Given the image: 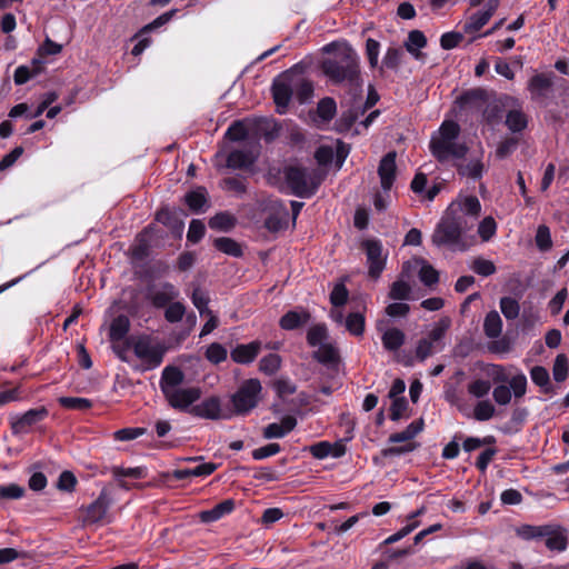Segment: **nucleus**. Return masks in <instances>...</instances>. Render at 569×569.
<instances>
[{
	"label": "nucleus",
	"instance_id": "0e129e2a",
	"mask_svg": "<svg viewBox=\"0 0 569 569\" xmlns=\"http://www.w3.org/2000/svg\"><path fill=\"white\" fill-rule=\"evenodd\" d=\"M440 349L437 347L430 339L423 338L420 339L417 348H416V357L420 361L426 360L429 356L433 353L435 350Z\"/></svg>",
	"mask_w": 569,
	"mask_h": 569
},
{
	"label": "nucleus",
	"instance_id": "e433bc0d",
	"mask_svg": "<svg viewBox=\"0 0 569 569\" xmlns=\"http://www.w3.org/2000/svg\"><path fill=\"white\" fill-rule=\"evenodd\" d=\"M130 329V321L127 316H118L113 319L110 326L109 337L112 341H118L124 338Z\"/></svg>",
	"mask_w": 569,
	"mask_h": 569
},
{
	"label": "nucleus",
	"instance_id": "a18cd8bd",
	"mask_svg": "<svg viewBox=\"0 0 569 569\" xmlns=\"http://www.w3.org/2000/svg\"><path fill=\"white\" fill-rule=\"evenodd\" d=\"M496 413L495 406L489 400L479 401L473 409V418L478 421H487Z\"/></svg>",
	"mask_w": 569,
	"mask_h": 569
},
{
	"label": "nucleus",
	"instance_id": "bb28decb",
	"mask_svg": "<svg viewBox=\"0 0 569 569\" xmlns=\"http://www.w3.org/2000/svg\"><path fill=\"white\" fill-rule=\"evenodd\" d=\"M551 533L546 535V546L550 550L563 551L567 548L568 539L565 529L560 526L550 527Z\"/></svg>",
	"mask_w": 569,
	"mask_h": 569
},
{
	"label": "nucleus",
	"instance_id": "9b49d317",
	"mask_svg": "<svg viewBox=\"0 0 569 569\" xmlns=\"http://www.w3.org/2000/svg\"><path fill=\"white\" fill-rule=\"evenodd\" d=\"M293 94L290 70L274 79L272 83V97L277 107V112L283 114L290 103Z\"/></svg>",
	"mask_w": 569,
	"mask_h": 569
},
{
	"label": "nucleus",
	"instance_id": "ddd939ff",
	"mask_svg": "<svg viewBox=\"0 0 569 569\" xmlns=\"http://www.w3.org/2000/svg\"><path fill=\"white\" fill-rule=\"evenodd\" d=\"M48 416L44 407L30 409L21 416H12L10 418L11 430L13 435L27 433L30 428L42 421Z\"/></svg>",
	"mask_w": 569,
	"mask_h": 569
},
{
	"label": "nucleus",
	"instance_id": "f704fd0d",
	"mask_svg": "<svg viewBox=\"0 0 569 569\" xmlns=\"http://www.w3.org/2000/svg\"><path fill=\"white\" fill-rule=\"evenodd\" d=\"M427 44L425 34L419 30H412L408 34V39L405 43L406 49L415 57L420 58L421 52L419 51Z\"/></svg>",
	"mask_w": 569,
	"mask_h": 569
},
{
	"label": "nucleus",
	"instance_id": "09e8293b",
	"mask_svg": "<svg viewBox=\"0 0 569 569\" xmlns=\"http://www.w3.org/2000/svg\"><path fill=\"white\" fill-rule=\"evenodd\" d=\"M281 365V358L277 353H269L261 358L259 369L266 375H273L278 371Z\"/></svg>",
	"mask_w": 569,
	"mask_h": 569
},
{
	"label": "nucleus",
	"instance_id": "bf43d9fd",
	"mask_svg": "<svg viewBox=\"0 0 569 569\" xmlns=\"http://www.w3.org/2000/svg\"><path fill=\"white\" fill-rule=\"evenodd\" d=\"M551 525L546 526H523L520 530V535L526 539L541 538L546 535L551 533Z\"/></svg>",
	"mask_w": 569,
	"mask_h": 569
},
{
	"label": "nucleus",
	"instance_id": "7ed1b4c3",
	"mask_svg": "<svg viewBox=\"0 0 569 569\" xmlns=\"http://www.w3.org/2000/svg\"><path fill=\"white\" fill-rule=\"evenodd\" d=\"M472 224V222H461L446 211L431 236V241L437 247H449L453 250L463 251L467 249V246L462 234Z\"/></svg>",
	"mask_w": 569,
	"mask_h": 569
},
{
	"label": "nucleus",
	"instance_id": "0eeeda50",
	"mask_svg": "<svg viewBox=\"0 0 569 569\" xmlns=\"http://www.w3.org/2000/svg\"><path fill=\"white\" fill-rule=\"evenodd\" d=\"M112 505V497L107 489H102L99 497L82 509V522L84 526L99 525L111 522V517L108 513Z\"/></svg>",
	"mask_w": 569,
	"mask_h": 569
},
{
	"label": "nucleus",
	"instance_id": "69168bd1",
	"mask_svg": "<svg viewBox=\"0 0 569 569\" xmlns=\"http://www.w3.org/2000/svg\"><path fill=\"white\" fill-rule=\"evenodd\" d=\"M23 495L24 488L19 485L10 483L7 486H0V501L20 499Z\"/></svg>",
	"mask_w": 569,
	"mask_h": 569
},
{
	"label": "nucleus",
	"instance_id": "39448f33",
	"mask_svg": "<svg viewBox=\"0 0 569 569\" xmlns=\"http://www.w3.org/2000/svg\"><path fill=\"white\" fill-rule=\"evenodd\" d=\"M284 177L292 193L298 197L312 196L322 180V177L317 172L309 173L306 169L299 167L287 168Z\"/></svg>",
	"mask_w": 569,
	"mask_h": 569
},
{
	"label": "nucleus",
	"instance_id": "4468645a",
	"mask_svg": "<svg viewBox=\"0 0 569 569\" xmlns=\"http://www.w3.org/2000/svg\"><path fill=\"white\" fill-rule=\"evenodd\" d=\"M189 412L198 418L219 420L222 418H229V415H224L221 408V399L218 396H211L204 399L201 403L192 406Z\"/></svg>",
	"mask_w": 569,
	"mask_h": 569
},
{
	"label": "nucleus",
	"instance_id": "4be33fe9",
	"mask_svg": "<svg viewBox=\"0 0 569 569\" xmlns=\"http://www.w3.org/2000/svg\"><path fill=\"white\" fill-rule=\"evenodd\" d=\"M179 291L171 283H163L158 290L152 293V303L157 308H162L178 298Z\"/></svg>",
	"mask_w": 569,
	"mask_h": 569
},
{
	"label": "nucleus",
	"instance_id": "aec40b11",
	"mask_svg": "<svg viewBox=\"0 0 569 569\" xmlns=\"http://www.w3.org/2000/svg\"><path fill=\"white\" fill-rule=\"evenodd\" d=\"M290 73H291L293 93H296L298 100L301 103H305L312 97V93H313L312 82L307 80L299 72L290 70Z\"/></svg>",
	"mask_w": 569,
	"mask_h": 569
},
{
	"label": "nucleus",
	"instance_id": "72a5a7b5",
	"mask_svg": "<svg viewBox=\"0 0 569 569\" xmlns=\"http://www.w3.org/2000/svg\"><path fill=\"white\" fill-rule=\"evenodd\" d=\"M213 246L219 251H221L228 256H231V257L238 258V257H241L243 253L241 244L238 243L232 238H228V237L217 238L213 241Z\"/></svg>",
	"mask_w": 569,
	"mask_h": 569
},
{
	"label": "nucleus",
	"instance_id": "20e7f679",
	"mask_svg": "<svg viewBox=\"0 0 569 569\" xmlns=\"http://www.w3.org/2000/svg\"><path fill=\"white\" fill-rule=\"evenodd\" d=\"M496 381L502 383L496 386L492 391V398L499 406H507L511 402L512 397L515 401L520 400L527 392V377L523 373H518L508 379L503 373H499L495 378Z\"/></svg>",
	"mask_w": 569,
	"mask_h": 569
},
{
	"label": "nucleus",
	"instance_id": "338daca9",
	"mask_svg": "<svg viewBox=\"0 0 569 569\" xmlns=\"http://www.w3.org/2000/svg\"><path fill=\"white\" fill-rule=\"evenodd\" d=\"M419 278L423 284L432 286L439 281V273L432 266L423 263L419 271Z\"/></svg>",
	"mask_w": 569,
	"mask_h": 569
},
{
	"label": "nucleus",
	"instance_id": "79ce46f5",
	"mask_svg": "<svg viewBox=\"0 0 569 569\" xmlns=\"http://www.w3.org/2000/svg\"><path fill=\"white\" fill-rule=\"evenodd\" d=\"M388 296L392 300H408L411 296V287L407 281L398 279L391 284Z\"/></svg>",
	"mask_w": 569,
	"mask_h": 569
},
{
	"label": "nucleus",
	"instance_id": "774afa93",
	"mask_svg": "<svg viewBox=\"0 0 569 569\" xmlns=\"http://www.w3.org/2000/svg\"><path fill=\"white\" fill-rule=\"evenodd\" d=\"M184 312L186 308L181 302H172L167 307L164 318L169 322H178L183 318Z\"/></svg>",
	"mask_w": 569,
	"mask_h": 569
},
{
	"label": "nucleus",
	"instance_id": "a19ab883",
	"mask_svg": "<svg viewBox=\"0 0 569 569\" xmlns=\"http://www.w3.org/2000/svg\"><path fill=\"white\" fill-rule=\"evenodd\" d=\"M526 114L520 110H511L506 117V126L512 132L522 131L527 127Z\"/></svg>",
	"mask_w": 569,
	"mask_h": 569
},
{
	"label": "nucleus",
	"instance_id": "b1692460",
	"mask_svg": "<svg viewBox=\"0 0 569 569\" xmlns=\"http://www.w3.org/2000/svg\"><path fill=\"white\" fill-rule=\"evenodd\" d=\"M43 67L40 59H33L30 66H20L14 71V82L17 84H23L31 78L41 73Z\"/></svg>",
	"mask_w": 569,
	"mask_h": 569
},
{
	"label": "nucleus",
	"instance_id": "c85d7f7f",
	"mask_svg": "<svg viewBox=\"0 0 569 569\" xmlns=\"http://www.w3.org/2000/svg\"><path fill=\"white\" fill-rule=\"evenodd\" d=\"M405 333L398 328L386 329L381 337L385 349L389 351L398 350L405 343Z\"/></svg>",
	"mask_w": 569,
	"mask_h": 569
},
{
	"label": "nucleus",
	"instance_id": "2eb2a0df",
	"mask_svg": "<svg viewBox=\"0 0 569 569\" xmlns=\"http://www.w3.org/2000/svg\"><path fill=\"white\" fill-rule=\"evenodd\" d=\"M362 246L367 254L369 276L377 279L385 269L386 264L385 259L382 258L381 243L377 240H366Z\"/></svg>",
	"mask_w": 569,
	"mask_h": 569
},
{
	"label": "nucleus",
	"instance_id": "680f3d73",
	"mask_svg": "<svg viewBox=\"0 0 569 569\" xmlns=\"http://www.w3.org/2000/svg\"><path fill=\"white\" fill-rule=\"evenodd\" d=\"M485 98H486L485 90H482V89H473V90H469V91L465 92L463 94H461L458 98L457 102L461 107H466V106H469V104L477 103L479 101H483Z\"/></svg>",
	"mask_w": 569,
	"mask_h": 569
},
{
	"label": "nucleus",
	"instance_id": "c756f323",
	"mask_svg": "<svg viewBox=\"0 0 569 569\" xmlns=\"http://www.w3.org/2000/svg\"><path fill=\"white\" fill-rule=\"evenodd\" d=\"M184 201L190 210L194 212L201 211L208 203V192L206 188L198 187L184 196Z\"/></svg>",
	"mask_w": 569,
	"mask_h": 569
},
{
	"label": "nucleus",
	"instance_id": "c03bdc74",
	"mask_svg": "<svg viewBox=\"0 0 569 569\" xmlns=\"http://www.w3.org/2000/svg\"><path fill=\"white\" fill-rule=\"evenodd\" d=\"M449 327H450L449 318L440 319L437 323H435V326L430 330L427 339H430L432 341V343H435L437 347H439L441 349L442 348L440 346L441 340Z\"/></svg>",
	"mask_w": 569,
	"mask_h": 569
},
{
	"label": "nucleus",
	"instance_id": "37998d69",
	"mask_svg": "<svg viewBox=\"0 0 569 569\" xmlns=\"http://www.w3.org/2000/svg\"><path fill=\"white\" fill-rule=\"evenodd\" d=\"M530 377L533 383L543 389L545 392L550 391V377L548 370L542 366H535L530 370Z\"/></svg>",
	"mask_w": 569,
	"mask_h": 569
},
{
	"label": "nucleus",
	"instance_id": "4d7b16f0",
	"mask_svg": "<svg viewBox=\"0 0 569 569\" xmlns=\"http://www.w3.org/2000/svg\"><path fill=\"white\" fill-rule=\"evenodd\" d=\"M348 298L349 291L342 282L337 283L330 293V302L336 308L345 306Z\"/></svg>",
	"mask_w": 569,
	"mask_h": 569
},
{
	"label": "nucleus",
	"instance_id": "e2e57ef3",
	"mask_svg": "<svg viewBox=\"0 0 569 569\" xmlns=\"http://www.w3.org/2000/svg\"><path fill=\"white\" fill-rule=\"evenodd\" d=\"M490 389V381L483 379H477L468 385V392L476 398H482L487 396Z\"/></svg>",
	"mask_w": 569,
	"mask_h": 569
},
{
	"label": "nucleus",
	"instance_id": "2f4dec72",
	"mask_svg": "<svg viewBox=\"0 0 569 569\" xmlns=\"http://www.w3.org/2000/svg\"><path fill=\"white\" fill-rule=\"evenodd\" d=\"M237 219L233 214L223 211L210 218L208 224L210 229L218 231H230L236 226Z\"/></svg>",
	"mask_w": 569,
	"mask_h": 569
},
{
	"label": "nucleus",
	"instance_id": "f8f14e48",
	"mask_svg": "<svg viewBox=\"0 0 569 569\" xmlns=\"http://www.w3.org/2000/svg\"><path fill=\"white\" fill-rule=\"evenodd\" d=\"M163 395L172 408L181 411H189L191 405L200 399L202 392L198 387L168 388Z\"/></svg>",
	"mask_w": 569,
	"mask_h": 569
},
{
	"label": "nucleus",
	"instance_id": "5701e85b",
	"mask_svg": "<svg viewBox=\"0 0 569 569\" xmlns=\"http://www.w3.org/2000/svg\"><path fill=\"white\" fill-rule=\"evenodd\" d=\"M288 210L282 203H278L274 211L264 221L266 228L271 232H278L287 227Z\"/></svg>",
	"mask_w": 569,
	"mask_h": 569
},
{
	"label": "nucleus",
	"instance_id": "f257e3e1",
	"mask_svg": "<svg viewBox=\"0 0 569 569\" xmlns=\"http://www.w3.org/2000/svg\"><path fill=\"white\" fill-rule=\"evenodd\" d=\"M332 57L321 62L323 73L333 82H346L351 91H361L359 59L356 51L347 43L332 42L323 47Z\"/></svg>",
	"mask_w": 569,
	"mask_h": 569
},
{
	"label": "nucleus",
	"instance_id": "412c9836",
	"mask_svg": "<svg viewBox=\"0 0 569 569\" xmlns=\"http://www.w3.org/2000/svg\"><path fill=\"white\" fill-rule=\"evenodd\" d=\"M310 320V313L307 310H291L283 315L279 321L283 330H295Z\"/></svg>",
	"mask_w": 569,
	"mask_h": 569
},
{
	"label": "nucleus",
	"instance_id": "3c124183",
	"mask_svg": "<svg viewBox=\"0 0 569 569\" xmlns=\"http://www.w3.org/2000/svg\"><path fill=\"white\" fill-rule=\"evenodd\" d=\"M221 188L228 192H233L237 196H242L246 190L244 179L238 177L226 178L220 183Z\"/></svg>",
	"mask_w": 569,
	"mask_h": 569
},
{
	"label": "nucleus",
	"instance_id": "9d476101",
	"mask_svg": "<svg viewBox=\"0 0 569 569\" xmlns=\"http://www.w3.org/2000/svg\"><path fill=\"white\" fill-rule=\"evenodd\" d=\"M446 211L461 222H469V219L473 221L480 216L481 203L475 196L459 197Z\"/></svg>",
	"mask_w": 569,
	"mask_h": 569
},
{
	"label": "nucleus",
	"instance_id": "49530a36",
	"mask_svg": "<svg viewBox=\"0 0 569 569\" xmlns=\"http://www.w3.org/2000/svg\"><path fill=\"white\" fill-rule=\"evenodd\" d=\"M500 309L502 315L508 320H513L519 316L520 306L519 302L511 297H502L500 299Z\"/></svg>",
	"mask_w": 569,
	"mask_h": 569
},
{
	"label": "nucleus",
	"instance_id": "8fccbe9b",
	"mask_svg": "<svg viewBox=\"0 0 569 569\" xmlns=\"http://www.w3.org/2000/svg\"><path fill=\"white\" fill-rule=\"evenodd\" d=\"M59 403L67 409L81 411L87 410L92 406V402L89 399L78 397H61L59 398Z\"/></svg>",
	"mask_w": 569,
	"mask_h": 569
},
{
	"label": "nucleus",
	"instance_id": "6e6552de",
	"mask_svg": "<svg viewBox=\"0 0 569 569\" xmlns=\"http://www.w3.org/2000/svg\"><path fill=\"white\" fill-rule=\"evenodd\" d=\"M423 421L416 420L412 421L405 430L400 432L392 433L389 437V442L399 443L406 442L403 446L391 447L382 450V455L387 456H400L407 452H411L417 448V445L411 440L422 430Z\"/></svg>",
	"mask_w": 569,
	"mask_h": 569
},
{
	"label": "nucleus",
	"instance_id": "864d4df0",
	"mask_svg": "<svg viewBox=\"0 0 569 569\" xmlns=\"http://www.w3.org/2000/svg\"><path fill=\"white\" fill-rule=\"evenodd\" d=\"M327 335L325 325H316L308 330L307 341L311 347L320 346L327 339Z\"/></svg>",
	"mask_w": 569,
	"mask_h": 569
},
{
	"label": "nucleus",
	"instance_id": "cd10ccee",
	"mask_svg": "<svg viewBox=\"0 0 569 569\" xmlns=\"http://www.w3.org/2000/svg\"><path fill=\"white\" fill-rule=\"evenodd\" d=\"M257 156L252 151L234 150L227 158V166L232 169H241L251 166Z\"/></svg>",
	"mask_w": 569,
	"mask_h": 569
},
{
	"label": "nucleus",
	"instance_id": "6e6d98bb",
	"mask_svg": "<svg viewBox=\"0 0 569 569\" xmlns=\"http://www.w3.org/2000/svg\"><path fill=\"white\" fill-rule=\"evenodd\" d=\"M476 273L488 277L496 272V266L491 260L485 259V258H476L470 267Z\"/></svg>",
	"mask_w": 569,
	"mask_h": 569
},
{
	"label": "nucleus",
	"instance_id": "1a4fd4ad",
	"mask_svg": "<svg viewBox=\"0 0 569 569\" xmlns=\"http://www.w3.org/2000/svg\"><path fill=\"white\" fill-rule=\"evenodd\" d=\"M132 349L134 355L146 365V369L158 367L162 362L166 351L161 345L153 343L148 337L137 339Z\"/></svg>",
	"mask_w": 569,
	"mask_h": 569
},
{
	"label": "nucleus",
	"instance_id": "7c9ffc66",
	"mask_svg": "<svg viewBox=\"0 0 569 569\" xmlns=\"http://www.w3.org/2000/svg\"><path fill=\"white\" fill-rule=\"evenodd\" d=\"M183 372L176 367H167L162 372L161 389L164 393L166 390L171 388H179V385L183 382Z\"/></svg>",
	"mask_w": 569,
	"mask_h": 569
},
{
	"label": "nucleus",
	"instance_id": "ea45409f",
	"mask_svg": "<svg viewBox=\"0 0 569 569\" xmlns=\"http://www.w3.org/2000/svg\"><path fill=\"white\" fill-rule=\"evenodd\" d=\"M336 113L337 104L333 98L326 97L318 102L317 114L322 121L329 122L335 118Z\"/></svg>",
	"mask_w": 569,
	"mask_h": 569
},
{
	"label": "nucleus",
	"instance_id": "dca6fc26",
	"mask_svg": "<svg viewBox=\"0 0 569 569\" xmlns=\"http://www.w3.org/2000/svg\"><path fill=\"white\" fill-rule=\"evenodd\" d=\"M396 152H388L381 160L378 167V174L380 178L381 188L383 191H389L396 179Z\"/></svg>",
	"mask_w": 569,
	"mask_h": 569
},
{
	"label": "nucleus",
	"instance_id": "052dcab7",
	"mask_svg": "<svg viewBox=\"0 0 569 569\" xmlns=\"http://www.w3.org/2000/svg\"><path fill=\"white\" fill-rule=\"evenodd\" d=\"M553 378L556 381L561 382L568 375V359L565 355H558L553 362L552 368Z\"/></svg>",
	"mask_w": 569,
	"mask_h": 569
},
{
	"label": "nucleus",
	"instance_id": "de8ad7c7",
	"mask_svg": "<svg viewBox=\"0 0 569 569\" xmlns=\"http://www.w3.org/2000/svg\"><path fill=\"white\" fill-rule=\"evenodd\" d=\"M550 87L551 79L546 74H536L529 82V90L536 96H542Z\"/></svg>",
	"mask_w": 569,
	"mask_h": 569
},
{
	"label": "nucleus",
	"instance_id": "f03ea898",
	"mask_svg": "<svg viewBox=\"0 0 569 569\" xmlns=\"http://www.w3.org/2000/svg\"><path fill=\"white\" fill-rule=\"evenodd\" d=\"M460 126L452 120H445L432 134L430 151L439 162L462 159L467 152L466 143L459 141Z\"/></svg>",
	"mask_w": 569,
	"mask_h": 569
},
{
	"label": "nucleus",
	"instance_id": "603ef678",
	"mask_svg": "<svg viewBox=\"0 0 569 569\" xmlns=\"http://www.w3.org/2000/svg\"><path fill=\"white\" fill-rule=\"evenodd\" d=\"M227 349L218 342L211 343L206 350V358L214 365L224 361L227 359Z\"/></svg>",
	"mask_w": 569,
	"mask_h": 569
},
{
	"label": "nucleus",
	"instance_id": "6ab92c4d",
	"mask_svg": "<svg viewBox=\"0 0 569 569\" xmlns=\"http://www.w3.org/2000/svg\"><path fill=\"white\" fill-rule=\"evenodd\" d=\"M297 426V419L292 416H286L280 423H270L263 429L266 439L282 438Z\"/></svg>",
	"mask_w": 569,
	"mask_h": 569
},
{
	"label": "nucleus",
	"instance_id": "a878e982",
	"mask_svg": "<svg viewBox=\"0 0 569 569\" xmlns=\"http://www.w3.org/2000/svg\"><path fill=\"white\" fill-rule=\"evenodd\" d=\"M217 469V465L213 462H206L197 466L192 469H178L172 472V476L177 480H183L190 477H206L211 475Z\"/></svg>",
	"mask_w": 569,
	"mask_h": 569
},
{
	"label": "nucleus",
	"instance_id": "58836bf2",
	"mask_svg": "<svg viewBox=\"0 0 569 569\" xmlns=\"http://www.w3.org/2000/svg\"><path fill=\"white\" fill-rule=\"evenodd\" d=\"M313 357L321 363H335L339 360V352L331 343H322L318 350L313 352Z\"/></svg>",
	"mask_w": 569,
	"mask_h": 569
},
{
	"label": "nucleus",
	"instance_id": "393cba45",
	"mask_svg": "<svg viewBox=\"0 0 569 569\" xmlns=\"http://www.w3.org/2000/svg\"><path fill=\"white\" fill-rule=\"evenodd\" d=\"M233 509L234 501L231 499H227L214 506L212 509L200 512L199 517L202 522H212L220 519L224 515L230 513Z\"/></svg>",
	"mask_w": 569,
	"mask_h": 569
},
{
	"label": "nucleus",
	"instance_id": "423d86ee",
	"mask_svg": "<svg viewBox=\"0 0 569 569\" xmlns=\"http://www.w3.org/2000/svg\"><path fill=\"white\" fill-rule=\"evenodd\" d=\"M261 391L262 386L258 379L243 381L239 389L231 396L233 415H247L256 408L260 401Z\"/></svg>",
	"mask_w": 569,
	"mask_h": 569
},
{
	"label": "nucleus",
	"instance_id": "c9c22d12",
	"mask_svg": "<svg viewBox=\"0 0 569 569\" xmlns=\"http://www.w3.org/2000/svg\"><path fill=\"white\" fill-rule=\"evenodd\" d=\"M483 163L480 159H471L467 164H457L458 173L473 180L480 179L483 173Z\"/></svg>",
	"mask_w": 569,
	"mask_h": 569
},
{
	"label": "nucleus",
	"instance_id": "13d9d810",
	"mask_svg": "<svg viewBox=\"0 0 569 569\" xmlns=\"http://www.w3.org/2000/svg\"><path fill=\"white\" fill-rule=\"evenodd\" d=\"M191 300L201 316H204V313H210V309L208 308L210 299L202 289L196 288L192 292Z\"/></svg>",
	"mask_w": 569,
	"mask_h": 569
},
{
	"label": "nucleus",
	"instance_id": "5fc2aeb1",
	"mask_svg": "<svg viewBox=\"0 0 569 569\" xmlns=\"http://www.w3.org/2000/svg\"><path fill=\"white\" fill-rule=\"evenodd\" d=\"M497 231V223L492 217H486L478 227V234L482 241H489Z\"/></svg>",
	"mask_w": 569,
	"mask_h": 569
},
{
	"label": "nucleus",
	"instance_id": "f3484780",
	"mask_svg": "<svg viewBox=\"0 0 569 569\" xmlns=\"http://www.w3.org/2000/svg\"><path fill=\"white\" fill-rule=\"evenodd\" d=\"M499 6L498 0H489L486 10L473 13L463 24L466 33H473L480 30L492 17Z\"/></svg>",
	"mask_w": 569,
	"mask_h": 569
},
{
	"label": "nucleus",
	"instance_id": "473e14b6",
	"mask_svg": "<svg viewBox=\"0 0 569 569\" xmlns=\"http://www.w3.org/2000/svg\"><path fill=\"white\" fill-rule=\"evenodd\" d=\"M483 331L488 338H498L502 331V320L496 310L487 313L483 322Z\"/></svg>",
	"mask_w": 569,
	"mask_h": 569
},
{
	"label": "nucleus",
	"instance_id": "4c0bfd02",
	"mask_svg": "<svg viewBox=\"0 0 569 569\" xmlns=\"http://www.w3.org/2000/svg\"><path fill=\"white\" fill-rule=\"evenodd\" d=\"M366 320L361 312H350L346 320V329L356 337H361L365 332Z\"/></svg>",
	"mask_w": 569,
	"mask_h": 569
},
{
	"label": "nucleus",
	"instance_id": "a211bd4d",
	"mask_svg": "<svg viewBox=\"0 0 569 569\" xmlns=\"http://www.w3.org/2000/svg\"><path fill=\"white\" fill-rule=\"evenodd\" d=\"M261 350V342L256 340L246 345H238L231 350V359L236 363L248 365L251 363Z\"/></svg>",
	"mask_w": 569,
	"mask_h": 569
}]
</instances>
